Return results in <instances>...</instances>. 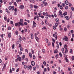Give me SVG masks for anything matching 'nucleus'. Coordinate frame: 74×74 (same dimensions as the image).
I'll list each match as a JSON object with an SVG mask.
<instances>
[{
    "label": "nucleus",
    "mask_w": 74,
    "mask_h": 74,
    "mask_svg": "<svg viewBox=\"0 0 74 74\" xmlns=\"http://www.w3.org/2000/svg\"><path fill=\"white\" fill-rule=\"evenodd\" d=\"M63 40H65L66 41H68L69 40V38L67 36H65L64 38H63Z\"/></svg>",
    "instance_id": "1"
},
{
    "label": "nucleus",
    "mask_w": 74,
    "mask_h": 74,
    "mask_svg": "<svg viewBox=\"0 0 74 74\" xmlns=\"http://www.w3.org/2000/svg\"><path fill=\"white\" fill-rule=\"evenodd\" d=\"M6 65H7V63H5L3 66V69H2L3 71H4V69H5V68Z\"/></svg>",
    "instance_id": "2"
},
{
    "label": "nucleus",
    "mask_w": 74,
    "mask_h": 74,
    "mask_svg": "<svg viewBox=\"0 0 74 74\" xmlns=\"http://www.w3.org/2000/svg\"><path fill=\"white\" fill-rule=\"evenodd\" d=\"M53 36L54 37H55V40H57V35L55 34H53Z\"/></svg>",
    "instance_id": "3"
},
{
    "label": "nucleus",
    "mask_w": 74,
    "mask_h": 74,
    "mask_svg": "<svg viewBox=\"0 0 74 74\" xmlns=\"http://www.w3.org/2000/svg\"><path fill=\"white\" fill-rule=\"evenodd\" d=\"M33 26L34 27H36V26H37V24L36 23H35V22L34 21H33Z\"/></svg>",
    "instance_id": "4"
},
{
    "label": "nucleus",
    "mask_w": 74,
    "mask_h": 74,
    "mask_svg": "<svg viewBox=\"0 0 74 74\" xmlns=\"http://www.w3.org/2000/svg\"><path fill=\"white\" fill-rule=\"evenodd\" d=\"M21 25V26H23L24 25L23 22L21 23L20 22H19L18 23V26H20Z\"/></svg>",
    "instance_id": "5"
},
{
    "label": "nucleus",
    "mask_w": 74,
    "mask_h": 74,
    "mask_svg": "<svg viewBox=\"0 0 74 74\" xmlns=\"http://www.w3.org/2000/svg\"><path fill=\"white\" fill-rule=\"evenodd\" d=\"M27 68H28V69L31 70L32 69V65H30L29 66L28 65L27 66Z\"/></svg>",
    "instance_id": "6"
},
{
    "label": "nucleus",
    "mask_w": 74,
    "mask_h": 74,
    "mask_svg": "<svg viewBox=\"0 0 74 74\" xmlns=\"http://www.w3.org/2000/svg\"><path fill=\"white\" fill-rule=\"evenodd\" d=\"M18 39L20 41H22V40H23V39L21 37V36L20 35L19 36Z\"/></svg>",
    "instance_id": "7"
},
{
    "label": "nucleus",
    "mask_w": 74,
    "mask_h": 74,
    "mask_svg": "<svg viewBox=\"0 0 74 74\" xmlns=\"http://www.w3.org/2000/svg\"><path fill=\"white\" fill-rule=\"evenodd\" d=\"M31 64L32 66H34L35 65V63H34V61H32L31 62Z\"/></svg>",
    "instance_id": "8"
},
{
    "label": "nucleus",
    "mask_w": 74,
    "mask_h": 74,
    "mask_svg": "<svg viewBox=\"0 0 74 74\" xmlns=\"http://www.w3.org/2000/svg\"><path fill=\"white\" fill-rule=\"evenodd\" d=\"M64 18L66 19V20H69L70 19V17L68 16H66V17L65 16Z\"/></svg>",
    "instance_id": "9"
},
{
    "label": "nucleus",
    "mask_w": 74,
    "mask_h": 74,
    "mask_svg": "<svg viewBox=\"0 0 74 74\" xmlns=\"http://www.w3.org/2000/svg\"><path fill=\"white\" fill-rule=\"evenodd\" d=\"M30 35H31V39H33V34L31 33L30 34Z\"/></svg>",
    "instance_id": "10"
},
{
    "label": "nucleus",
    "mask_w": 74,
    "mask_h": 74,
    "mask_svg": "<svg viewBox=\"0 0 74 74\" xmlns=\"http://www.w3.org/2000/svg\"><path fill=\"white\" fill-rule=\"evenodd\" d=\"M24 6L23 5H21V6H20V8H21V9H23V8H24Z\"/></svg>",
    "instance_id": "11"
},
{
    "label": "nucleus",
    "mask_w": 74,
    "mask_h": 74,
    "mask_svg": "<svg viewBox=\"0 0 74 74\" xmlns=\"http://www.w3.org/2000/svg\"><path fill=\"white\" fill-rule=\"evenodd\" d=\"M59 15L62 14V11L60 10L59 12Z\"/></svg>",
    "instance_id": "12"
},
{
    "label": "nucleus",
    "mask_w": 74,
    "mask_h": 74,
    "mask_svg": "<svg viewBox=\"0 0 74 74\" xmlns=\"http://www.w3.org/2000/svg\"><path fill=\"white\" fill-rule=\"evenodd\" d=\"M58 49H56V50L54 51V53H58Z\"/></svg>",
    "instance_id": "13"
},
{
    "label": "nucleus",
    "mask_w": 74,
    "mask_h": 74,
    "mask_svg": "<svg viewBox=\"0 0 74 74\" xmlns=\"http://www.w3.org/2000/svg\"><path fill=\"white\" fill-rule=\"evenodd\" d=\"M65 3L66 5H68V4H69V2L67 0H66L65 1Z\"/></svg>",
    "instance_id": "14"
},
{
    "label": "nucleus",
    "mask_w": 74,
    "mask_h": 74,
    "mask_svg": "<svg viewBox=\"0 0 74 74\" xmlns=\"http://www.w3.org/2000/svg\"><path fill=\"white\" fill-rule=\"evenodd\" d=\"M29 57L31 58H32V53H29Z\"/></svg>",
    "instance_id": "15"
},
{
    "label": "nucleus",
    "mask_w": 74,
    "mask_h": 74,
    "mask_svg": "<svg viewBox=\"0 0 74 74\" xmlns=\"http://www.w3.org/2000/svg\"><path fill=\"white\" fill-rule=\"evenodd\" d=\"M8 36L9 38H11V33H9L8 34Z\"/></svg>",
    "instance_id": "16"
},
{
    "label": "nucleus",
    "mask_w": 74,
    "mask_h": 74,
    "mask_svg": "<svg viewBox=\"0 0 74 74\" xmlns=\"http://www.w3.org/2000/svg\"><path fill=\"white\" fill-rule=\"evenodd\" d=\"M6 12H7V13H8V14H9L10 13V11H8V9H6Z\"/></svg>",
    "instance_id": "17"
},
{
    "label": "nucleus",
    "mask_w": 74,
    "mask_h": 74,
    "mask_svg": "<svg viewBox=\"0 0 74 74\" xmlns=\"http://www.w3.org/2000/svg\"><path fill=\"white\" fill-rule=\"evenodd\" d=\"M64 48L65 49H67V44H65L64 46Z\"/></svg>",
    "instance_id": "18"
},
{
    "label": "nucleus",
    "mask_w": 74,
    "mask_h": 74,
    "mask_svg": "<svg viewBox=\"0 0 74 74\" xmlns=\"http://www.w3.org/2000/svg\"><path fill=\"white\" fill-rule=\"evenodd\" d=\"M4 19L5 21H7V17L5 16L4 17Z\"/></svg>",
    "instance_id": "19"
},
{
    "label": "nucleus",
    "mask_w": 74,
    "mask_h": 74,
    "mask_svg": "<svg viewBox=\"0 0 74 74\" xmlns=\"http://www.w3.org/2000/svg\"><path fill=\"white\" fill-rule=\"evenodd\" d=\"M34 8L35 9H37V8H38V6H37V5H34Z\"/></svg>",
    "instance_id": "20"
},
{
    "label": "nucleus",
    "mask_w": 74,
    "mask_h": 74,
    "mask_svg": "<svg viewBox=\"0 0 74 74\" xmlns=\"http://www.w3.org/2000/svg\"><path fill=\"white\" fill-rule=\"evenodd\" d=\"M36 18L38 21H39L40 20V18H39V16H36Z\"/></svg>",
    "instance_id": "21"
},
{
    "label": "nucleus",
    "mask_w": 74,
    "mask_h": 74,
    "mask_svg": "<svg viewBox=\"0 0 74 74\" xmlns=\"http://www.w3.org/2000/svg\"><path fill=\"white\" fill-rule=\"evenodd\" d=\"M63 15L64 16H65V15H67V12H65L63 14Z\"/></svg>",
    "instance_id": "22"
},
{
    "label": "nucleus",
    "mask_w": 74,
    "mask_h": 74,
    "mask_svg": "<svg viewBox=\"0 0 74 74\" xmlns=\"http://www.w3.org/2000/svg\"><path fill=\"white\" fill-rule=\"evenodd\" d=\"M35 39L36 40V41H38V40L39 39L38 38V37H37L36 36Z\"/></svg>",
    "instance_id": "23"
},
{
    "label": "nucleus",
    "mask_w": 74,
    "mask_h": 74,
    "mask_svg": "<svg viewBox=\"0 0 74 74\" xmlns=\"http://www.w3.org/2000/svg\"><path fill=\"white\" fill-rule=\"evenodd\" d=\"M29 6L31 8H33V5L32 4L30 5Z\"/></svg>",
    "instance_id": "24"
},
{
    "label": "nucleus",
    "mask_w": 74,
    "mask_h": 74,
    "mask_svg": "<svg viewBox=\"0 0 74 74\" xmlns=\"http://www.w3.org/2000/svg\"><path fill=\"white\" fill-rule=\"evenodd\" d=\"M15 26H19V24H18V23H16L15 24Z\"/></svg>",
    "instance_id": "25"
},
{
    "label": "nucleus",
    "mask_w": 74,
    "mask_h": 74,
    "mask_svg": "<svg viewBox=\"0 0 74 74\" xmlns=\"http://www.w3.org/2000/svg\"><path fill=\"white\" fill-rule=\"evenodd\" d=\"M65 53H66V52H68V50L67 49H65Z\"/></svg>",
    "instance_id": "26"
},
{
    "label": "nucleus",
    "mask_w": 74,
    "mask_h": 74,
    "mask_svg": "<svg viewBox=\"0 0 74 74\" xmlns=\"http://www.w3.org/2000/svg\"><path fill=\"white\" fill-rule=\"evenodd\" d=\"M9 10H11L12 9V6H10L9 7Z\"/></svg>",
    "instance_id": "27"
},
{
    "label": "nucleus",
    "mask_w": 74,
    "mask_h": 74,
    "mask_svg": "<svg viewBox=\"0 0 74 74\" xmlns=\"http://www.w3.org/2000/svg\"><path fill=\"white\" fill-rule=\"evenodd\" d=\"M59 55L60 57H62V53L61 52H60L59 53Z\"/></svg>",
    "instance_id": "28"
},
{
    "label": "nucleus",
    "mask_w": 74,
    "mask_h": 74,
    "mask_svg": "<svg viewBox=\"0 0 74 74\" xmlns=\"http://www.w3.org/2000/svg\"><path fill=\"white\" fill-rule=\"evenodd\" d=\"M43 64L45 66H46V65H47V63H46V62H45V61L43 62Z\"/></svg>",
    "instance_id": "29"
},
{
    "label": "nucleus",
    "mask_w": 74,
    "mask_h": 74,
    "mask_svg": "<svg viewBox=\"0 0 74 74\" xmlns=\"http://www.w3.org/2000/svg\"><path fill=\"white\" fill-rule=\"evenodd\" d=\"M56 48L57 49H59V46L58 44L57 45Z\"/></svg>",
    "instance_id": "30"
},
{
    "label": "nucleus",
    "mask_w": 74,
    "mask_h": 74,
    "mask_svg": "<svg viewBox=\"0 0 74 74\" xmlns=\"http://www.w3.org/2000/svg\"><path fill=\"white\" fill-rule=\"evenodd\" d=\"M14 48H15V44H13L12 45V49H14Z\"/></svg>",
    "instance_id": "31"
},
{
    "label": "nucleus",
    "mask_w": 74,
    "mask_h": 74,
    "mask_svg": "<svg viewBox=\"0 0 74 74\" xmlns=\"http://www.w3.org/2000/svg\"><path fill=\"white\" fill-rule=\"evenodd\" d=\"M62 5L63 7H65V6L66 5V4H65V3H63L62 4Z\"/></svg>",
    "instance_id": "32"
},
{
    "label": "nucleus",
    "mask_w": 74,
    "mask_h": 74,
    "mask_svg": "<svg viewBox=\"0 0 74 74\" xmlns=\"http://www.w3.org/2000/svg\"><path fill=\"white\" fill-rule=\"evenodd\" d=\"M59 19H58V18H56V21L58 22H59Z\"/></svg>",
    "instance_id": "33"
},
{
    "label": "nucleus",
    "mask_w": 74,
    "mask_h": 74,
    "mask_svg": "<svg viewBox=\"0 0 74 74\" xmlns=\"http://www.w3.org/2000/svg\"><path fill=\"white\" fill-rule=\"evenodd\" d=\"M45 41H46L47 43H48V40L47 39V38H46L45 39Z\"/></svg>",
    "instance_id": "34"
},
{
    "label": "nucleus",
    "mask_w": 74,
    "mask_h": 74,
    "mask_svg": "<svg viewBox=\"0 0 74 74\" xmlns=\"http://www.w3.org/2000/svg\"><path fill=\"white\" fill-rule=\"evenodd\" d=\"M15 34L16 35H18V31H16L15 32Z\"/></svg>",
    "instance_id": "35"
},
{
    "label": "nucleus",
    "mask_w": 74,
    "mask_h": 74,
    "mask_svg": "<svg viewBox=\"0 0 74 74\" xmlns=\"http://www.w3.org/2000/svg\"><path fill=\"white\" fill-rule=\"evenodd\" d=\"M65 59L66 62H69V60H68V59L67 58H65Z\"/></svg>",
    "instance_id": "36"
},
{
    "label": "nucleus",
    "mask_w": 74,
    "mask_h": 74,
    "mask_svg": "<svg viewBox=\"0 0 74 74\" xmlns=\"http://www.w3.org/2000/svg\"><path fill=\"white\" fill-rule=\"evenodd\" d=\"M14 5H15V7H16L17 5L16 4V2H14Z\"/></svg>",
    "instance_id": "37"
},
{
    "label": "nucleus",
    "mask_w": 74,
    "mask_h": 74,
    "mask_svg": "<svg viewBox=\"0 0 74 74\" xmlns=\"http://www.w3.org/2000/svg\"><path fill=\"white\" fill-rule=\"evenodd\" d=\"M56 1H54L52 2V4H55V3H56Z\"/></svg>",
    "instance_id": "38"
},
{
    "label": "nucleus",
    "mask_w": 74,
    "mask_h": 74,
    "mask_svg": "<svg viewBox=\"0 0 74 74\" xmlns=\"http://www.w3.org/2000/svg\"><path fill=\"white\" fill-rule=\"evenodd\" d=\"M60 8L61 10H62V9H63V7L62 5H60Z\"/></svg>",
    "instance_id": "39"
},
{
    "label": "nucleus",
    "mask_w": 74,
    "mask_h": 74,
    "mask_svg": "<svg viewBox=\"0 0 74 74\" xmlns=\"http://www.w3.org/2000/svg\"><path fill=\"white\" fill-rule=\"evenodd\" d=\"M20 21L21 22V23H22L23 22V19H20Z\"/></svg>",
    "instance_id": "40"
},
{
    "label": "nucleus",
    "mask_w": 74,
    "mask_h": 74,
    "mask_svg": "<svg viewBox=\"0 0 74 74\" xmlns=\"http://www.w3.org/2000/svg\"><path fill=\"white\" fill-rule=\"evenodd\" d=\"M44 72L46 73L47 72V68H45L44 69Z\"/></svg>",
    "instance_id": "41"
},
{
    "label": "nucleus",
    "mask_w": 74,
    "mask_h": 74,
    "mask_svg": "<svg viewBox=\"0 0 74 74\" xmlns=\"http://www.w3.org/2000/svg\"><path fill=\"white\" fill-rule=\"evenodd\" d=\"M64 56L65 57V58H67V55H66L65 54H64Z\"/></svg>",
    "instance_id": "42"
},
{
    "label": "nucleus",
    "mask_w": 74,
    "mask_h": 74,
    "mask_svg": "<svg viewBox=\"0 0 74 74\" xmlns=\"http://www.w3.org/2000/svg\"><path fill=\"white\" fill-rule=\"evenodd\" d=\"M25 51L27 53H29V51L26 49H25Z\"/></svg>",
    "instance_id": "43"
},
{
    "label": "nucleus",
    "mask_w": 74,
    "mask_h": 74,
    "mask_svg": "<svg viewBox=\"0 0 74 74\" xmlns=\"http://www.w3.org/2000/svg\"><path fill=\"white\" fill-rule=\"evenodd\" d=\"M33 70L35 71L36 70V67H34L33 68Z\"/></svg>",
    "instance_id": "44"
},
{
    "label": "nucleus",
    "mask_w": 74,
    "mask_h": 74,
    "mask_svg": "<svg viewBox=\"0 0 74 74\" xmlns=\"http://www.w3.org/2000/svg\"><path fill=\"white\" fill-rule=\"evenodd\" d=\"M38 15L39 17H41V14L40 13H38Z\"/></svg>",
    "instance_id": "45"
},
{
    "label": "nucleus",
    "mask_w": 74,
    "mask_h": 74,
    "mask_svg": "<svg viewBox=\"0 0 74 74\" xmlns=\"http://www.w3.org/2000/svg\"><path fill=\"white\" fill-rule=\"evenodd\" d=\"M58 54H57L56 55V59H57V58H58Z\"/></svg>",
    "instance_id": "46"
},
{
    "label": "nucleus",
    "mask_w": 74,
    "mask_h": 74,
    "mask_svg": "<svg viewBox=\"0 0 74 74\" xmlns=\"http://www.w3.org/2000/svg\"><path fill=\"white\" fill-rule=\"evenodd\" d=\"M52 40L53 42H55V40H54L53 38H52Z\"/></svg>",
    "instance_id": "47"
},
{
    "label": "nucleus",
    "mask_w": 74,
    "mask_h": 74,
    "mask_svg": "<svg viewBox=\"0 0 74 74\" xmlns=\"http://www.w3.org/2000/svg\"><path fill=\"white\" fill-rule=\"evenodd\" d=\"M20 49L21 51H23V48L22 47H21Z\"/></svg>",
    "instance_id": "48"
},
{
    "label": "nucleus",
    "mask_w": 74,
    "mask_h": 74,
    "mask_svg": "<svg viewBox=\"0 0 74 74\" xmlns=\"http://www.w3.org/2000/svg\"><path fill=\"white\" fill-rule=\"evenodd\" d=\"M33 59H36V56L34 55L33 56Z\"/></svg>",
    "instance_id": "49"
},
{
    "label": "nucleus",
    "mask_w": 74,
    "mask_h": 74,
    "mask_svg": "<svg viewBox=\"0 0 74 74\" xmlns=\"http://www.w3.org/2000/svg\"><path fill=\"white\" fill-rule=\"evenodd\" d=\"M71 33L72 34H73V33H74V31H73V30H71Z\"/></svg>",
    "instance_id": "50"
},
{
    "label": "nucleus",
    "mask_w": 74,
    "mask_h": 74,
    "mask_svg": "<svg viewBox=\"0 0 74 74\" xmlns=\"http://www.w3.org/2000/svg\"><path fill=\"white\" fill-rule=\"evenodd\" d=\"M1 37L2 38H3L4 37V35L3 34H2L1 35Z\"/></svg>",
    "instance_id": "51"
},
{
    "label": "nucleus",
    "mask_w": 74,
    "mask_h": 74,
    "mask_svg": "<svg viewBox=\"0 0 74 74\" xmlns=\"http://www.w3.org/2000/svg\"><path fill=\"white\" fill-rule=\"evenodd\" d=\"M18 60H19V61H21V58L20 57V58H18Z\"/></svg>",
    "instance_id": "52"
},
{
    "label": "nucleus",
    "mask_w": 74,
    "mask_h": 74,
    "mask_svg": "<svg viewBox=\"0 0 74 74\" xmlns=\"http://www.w3.org/2000/svg\"><path fill=\"white\" fill-rule=\"evenodd\" d=\"M12 11H13V10H14V6L12 7Z\"/></svg>",
    "instance_id": "53"
},
{
    "label": "nucleus",
    "mask_w": 74,
    "mask_h": 74,
    "mask_svg": "<svg viewBox=\"0 0 74 74\" xmlns=\"http://www.w3.org/2000/svg\"><path fill=\"white\" fill-rule=\"evenodd\" d=\"M64 30L65 32H66V31H67V28L66 27L64 28Z\"/></svg>",
    "instance_id": "54"
},
{
    "label": "nucleus",
    "mask_w": 74,
    "mask_h": 74,
    "mask_svg": "<svg viewBox=\"0 0 74 74\" xmlns=\"http://www.w3.org/2000/svg\"><path fill=\"white\" fill-rule=\"evenodd\" d=\"M70 53H72L73 52V50H72V49H70Z\"/></svg>",
    "instance_id": "55"
},
{
    "label": "nucleus",
    "mask_w": 74,
    "mask_h": 74,
    "mask_svg": "<svg viewBox=\"0 0 74 74\" xmlns=\"http://www.w3.org/2000/svg\"><path fill=\"white\" fill-rule=\"evenodd\" d=\"M72 60H73V61L74 60V56H72Z\"/></svg>",
    "instance_id": "56"
},
{
    "label": "nucleus",
    "mask_w": 74,
    "mask_h": 74,
    "mask_svg": "<svg viewBox=\"0 0 74 74\" xmlns=\"http://www.w3.org/2000/svg\"><path fill=\"white\" fill-rule=\"evenodd\" d=\"M42 29H47V28H46V27H43L42 28Z\"/></svg>",
    "instance_id": "57"
},
{
    "label": "nucleus",
    "mask_w": 74,
    "mask_h": 74,
    "mask_svg": "<svg viewBox=\"0 0 74 74\" xmlns=\"http://www.w3.org/2000/svg\"><path fill=\"white\" fill-rule=\"evenodd\" d=\"M24 24L25 25V26H26V25H27V23L25 22L24 23Z\"/></svg>",
    "instance_id": "58"
},
{
    "label": "nucleus",
    "mask_w": 74,
    "mask_h": 74,
    "mask_svg": "<svg viewBox=\"0 0 74 74\" xmlns=\"http://www.w3.org/2000/svg\"><path fill=\"white\" fill-rule=\"evenodd\" d=\"M24 32H27V29H24Z\"/></svg>",
    "instance_id": "59"
},
{
    "label": "nucleus",
    "mask_w": 74,
    "mask_h": 74,
    "mask_svg": "<svg viewBox=\"0 0 74 74\" xmlns=\"http://www.w3.org/2000/svg\"><path fill=\"white\" fill-rule=\"evenodd\" d=\"M66 10H67V9H68V6H66L65 7V8Z\"/></svg>",
    "instance_id": "60"
},
{
    "label": "nucleus",
    "mask_w": 74,
    "mask_h": 74,
    "mask_svg": "<svg viewBox=\"0 0 74 74\" xmlns=\"http://www.w3.org/2000/svg\"><path fill=\"white\" fill-rule=\"evenodd\" d=\"M69 7H71V5H72V4H71V3H69Z\"/></svg>",
    "instance_id": "61"
},
{
    "label": "nucleus",
    "mask_w": 74,
    "mask_h": 74,
    "mask_svg": "<svg viewBox=\"0 0 74 74\" xmlns=\"http://www.w3.org/2000/svg\"><path fill=\"white\" fill-rule=\"evenodd\" d=\"M24 69H26L27 68V66L26 65H25L24 66Z\"/></svg>",
    "instance_id": "62"
},
{
    "label": "nucleus",
    "mask_w": 74,
    "mask_h": 74,
    "mask_svg": "<svg viewBox=\"0 0 74 74\" xmlns=\"http://www.w3.org/2000/svg\"><path fill=\"white\" fill-rule=\"evenodd\" d=\"M47 20H46L45 21V23H46V24H47Z\"/></svg>",
    "instance_id": "63"
},
{
    "label": "nucleus",
    "mask_w": 74,
    "mask_h": 74,
    "mask_svg": "<svg viewBox=\"0 0 74 74\" xmlns=\"http://www.w3.org/2000/svg\"><path fill=\"white\" fill-rule=\"evenodd\" d=\"M53 27V29H54V30L55 29H56V26H54Z\"/></svg>",
    "instance_id": "64"
}]
</instances>
